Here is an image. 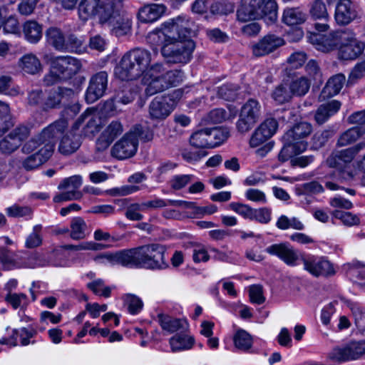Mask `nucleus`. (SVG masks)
Here are the masks:
<instances>
[{
  "label": "nucleus",
  "instance_id": "obj_1",
  "mask_svg": "<svg viewBox=\"0 0 365 365\" xmlns=\"http://www.w3.org/2000/svg\"><path fill=\"white\" fill-rule=\"evenodd\" d=\"M152 61L150 52L145 48H133L122 57L115 68V75L122 81H133L145 73V77L154 78L165 73L162 63L150 66Z\"/></svg>",
  "mask_w": 365,
  "mask_h": 365
},
{
  "label": "nucleus",
  "instance_id": "obj_2",
  "mask_svg": "<svg viewBox=\"0 0 365 365\" xmlns=\"http://www.w3.org/2000/svg\"><path fill=\"white\" fill-rule=\"evenodd\" d=\"M96 16L99 24L108 27L117 37L130 31L132 21L124 9L123 0H104L98 6Z\"/></svg>",
  "mask_w": 365,
  "mask_h": 365
},
{
  "label": "nucleus",
  "instance_id": "obj_3",
  "mask_svg": "<svg viewBox=\"0 0 365 365\" xmlns=\"http://www.w3.org/2000/svg\"><path fill=\"white\" fill-rule=\"evenodd\" d=\"M148 38L150 42L162 45L161 53L169 63H187L195 47L193 41H178L175 35L163 31L150 34Z\"/></svg>",
  "mask_w": 365,
  "mask_h": 365
},
{
  "label": "nucleus",
  "instance_id": "obj_4",
  "mask_svg": "<svg viewBox=\"0 0 365 365\" xmlns=\"http://www.w3.org/2000/svg\"><path fill=\"white\" fill-rule=\"evenodd\" d=\"M166 248L160 244H149L128 249L129 267L163 269L168 267L165 259Z\"/></svg>",
  "mask_w": 365,
  "mask_h": 365
},
{
  "label": "nucleus",
  "instance_id": "obj_5",
  "mask_svg": "<svg viewBox=\"0 0 365 365\" xmlns=\"http://www.w3.org/2000/svg\"><path fill=\"white\" fill-rule=\"evenodd\" d=\"M101 118L95 115L88 113V110L81 114L72 125L70 134V153L76 151L82 143V134L85 136L93 135L101 129Z\"/></svg>",
  "mask_w": 365,
  "mask_h": 365
},
{
  "label": "nucleus",
  "instance_id": "obj_6",
  "mask_svg": "<svg viewBox=\"0 0 365 365\" xmlns=\"http://www.w3.org/2000/svg\"><path fill=\"white\" fill-rule=\"evenodd\" d=\"M66 128L67 119L61 118L45 128L38 135L33 137L27 141L21 148L22 152L27 154L30 153L40 145H43L45 142L53 141L64 133Z\"/></svg>",
  "mask_w": 365,
  "mask_h": 365
},
{
  "label": "nucleus",
  "instance_id": "obj_7",
  "mask_svg": "<svg viewBox=\"0 0 365 365\" xmlns=\"http://www.w3.org/2000/svg\"><path fill=\"white\" fill-rule=\"evenodd\" d=\"M182 92L175 90L168 96L155 97L149 105V115L153 120H163L173 110L176 101L181 98Z\"/></svg>",
  "mask_w": 365,
  "mask_h": 365
},
{
  "label": "nucleus",
  "instance_id": "obj_8",
  "mask_svg": "<svg viewBox=\"0 0 365 365\" xmlns=\"http://www.w3.org/2000/svg\"><path fill=\"white\" fill-rule=\"evenodd\" d=\"M261 115L259 102L253 98L249 99L242 107L237 128L241 133L250 130L259 120Z\"/></svg>",
  "mask_w": 365,
  "mask_h": 365
},
{
  "label": "nucleus",
  "instance_id": "obj_9",
  "mask_svg": "<svg viewBox=\"0 0 365 365\" xmlns=\"http://www.w3.org/2000/svg\"><path fill=\"white\" fill-rule=\"evenodd\" d=\"M308 38L317 50L324 53L339 48L341 41L346 39L345 30L332 31L327 34L309 33Z\"/></svg>",
  "mask_w": 365,
  "mask_h": 365
},
{
  "label": "nucleus",
  "instance_id": "obj_10",
  "mask_svg": "<svg viewBox=\"0 0 365 365\" xmlns=\"http://www.w3.org/2000/svg\"><path fill=\"white\" fill-rule=\"evenodd\" d=\"M31 134V128L24 124H19L0 140V151L10 155L17 150L22 143Z\"/></svg>",
  "mask_w": 365,
  "mask_h": 365
},
{
  "label": "nucleus",
  "instance_id": "obj_11",
  "mask_svg": "<svg viewBox=\"0 0 365 365\" xmlns=\"http://www.w3.org/2000/svg\"><path fill=\"white\" fill-rule=\"evenodd\" d=\"M346 40L341 41L339 46V58L344 61H351L357 58L364 51L365 44L358 41L355 34L349 31L345 30Z\"/></svg>",
  "mask_w": 365,
  "mask_h": 365
},
{
  "label": "nucleus",
  "instance_id": "obj_12",
  "mask_svg": "<svg viewBox=\"0 0 365 365\" xmlns=\"http://www.w3.org/2000/svg\"><path fill=\"white\" fill-rule=\"evenodd\" d=\"M108 88V73L100 71L92 76L86 93V101L93 103L103 97Z\"/></svg>",
  "mask_w": 365,
  "mask_h": 365
},
{
  "label": "nucleus",
  "instance_id": "obj_13",
  "mask_svg": "<svg viewBox=\"0 0 365 365\" xmlns=\"http://www.w3.org/2000/svg\"><path fill=\"white\" fill-rule=\"evenodd\" d=\"M138 146V139L128 133L112 147L111 155L118 160L130 158L136 153Z\"/></svg>",
  "mask_w": 365,
  "mask_h": 365
},
{
  "label": "nucleus",
  "instance_id": "obj_14",
  "mask_svg": "<svg viewBox=\"0 0 365 365\" xmlns=\"http://www.w3.org/2000/svg\"><path fill=\"white\" fill-rule=\"evenodd\" d=\"M304 269L314 277H330L335 274L333 264L324 257H309L303 259Z\"/></svg>",
  "mask_w": 365,
  "mask_h": 365
},
{
  "label": "nucleus",
  "instance_id": "obj_15",
  "mask_svg": "<svg viewBox=\"0 0 365 365\" xmlns=\"http://www.w3.org/2000/svg\"><path fill=\"white\" fill-rule=\"evenodd\" d=\"M283 73L293 96L302 97L308 93L311 86L309 79L306 76H299L298 73L292 68H286Z\"/></svg>",
  "mask_w": 365,
  "mask_h": 365
},
{
  "label": "nucleus",
  "instance_id": "obj_16",
  "mask_svg": "<svg viewBox=\"0 0 365 365\" xmlns=\"http://www.w3.org/2000/svg\"><path fill=\"white\" fill-rule=\"evenodd\" d=\"M358 16L356 4L351 0H339L335 8L334 19L338 25L349 24Z\"/></svg>",
  "mask_w": 365,
  "mask_h": 365
},
{
  "label": "nucleus",
  "instance_id": "obj_17",
  "mask_svg": "<svg viewBox=\"0 0 365 365\" xmlns=\"http://www.w3.org/2000/svg\"><path fill=\"white\" fill-rule=\"evenodd\" d=\"M284 43V39L275 34H268L252 46L253 55L257 57L268 55Z\"/></svg>",
  "mask_w": 365,
  "mask_h": 365
},
{
  "label": "nucleus",
  "instance_id": "obj_18",
  "mask_svg": "<svg viewBox=\"0 0 365 365\" xmlns=\"http://www.w3.org/2000/svg\"><path fill=\"white\" fill-rule=\"evenodd\" d=\"M194 26L192 21L179 16L173 20V24L168 34L175 35L178 41H192L190 38L194 33Z\"/></svg>",
  "mask_w": 365,
  "mask_h": 365
},
{
  "label": "nucleus",
  "instance_id": "obj_19",
  "mask_svg": "<svg viewBox=\"0 0 365 365\" xmlns=\"http://www.w3.org/2000/svg\"><path fill=\"white\" fill-rule=\"evenodd\" d=\"M262 3L263 0H242L241 6L237 11V19L242 22L258 19Z\"/></svg>",
  "mask_w": 365,
  "mask_h": 365
},
{
  "label": "nucleus",
  "instance_id": "obj_20",
  "mask_svg": "<svg viewBox=\"0 0 365 365\" xmlns=\"http://www.w3.org/2000/svg\"><path fill=\"white\" fill-rule=\"evenodd\" d=\"M282 140L284 145L278 155V159L282 163L292 160L294 156L303 153L307 148V142L287 140L285 135H283Z\"/></svg>",
  "mask_w": 365,
  "mask_h": 365
},
{
  "label": "nucleus",
  "instance_id": "obj_21",
  "mask_svg": "<svg viewBox=\"0 0 365 365\" xmlns=\"http://www.w3.org/2000/svg\"><path fill=\"white\" fill-rule=\"evenodd\" d=\"M269 255L277 256L287 264L293 266L298 259V256L294 249L288 243L274 244L265 249Z\"/></svg>",
  "mask_w": 365,
  "mask_h": 365
},
{
  "label": "nucleus",
  "instance_id": "obj_22",
  "mask_svg": "<svg viewBox=\"0 0 365 365\" xmlns=\"http://www.w3.org/2000/svg\"><path fill=\"white\" fill-rule=\"evenodd\" d=\"M47 43L58 51H66L68 44L66 34L56 26L49 27L45 32Z\"/></svg>",
  "mask_w": 365,
  "mask_h": 365
},
{
  "label": "nucleus",
  "instance_id": "obj_23",
  "mask_svg": "<svg viewBox=\"0 0 365 365\" xmlns=\"http://www.w3.org/2000/svg\"><path fill=\"white\" fill-rule=\"evenodd\" d=\"M158 318L161 328L169 333L178 331L182 333L188 329V323L185 319L174 318L163 314H158Z\"/></svg>",
  "mask_w": 365,
  "mask_h": 365
},
{
  "label": "nucleus",
  "instance_id": "obj_24",
  "mask_svg": "<svg viewBox=\"0 0 365 365\" xmlns=\"http://www.w3.org/2000/svg\"><path fill=\"white\" fill-rule=\"evenodd\" d=\"M163 4H147L138 10V18L143 23H151L158 20L165 11Z\"/></svg>",
  "mask_w": 365,
  "mask_h": 365
},
{
  "label": "nucleus",
  "instance_id": "obj_25",
  "mask_svg": "<svg viewBox=\"0 0 365 365\" xmlns=\"http://www.w3.org/2000/svg\"><path fill=\"white\" fill-rule=\"evenodd\" d=\"M81 68V63L76 58L70 56V85L73 88H70V92H78L81 91L86 78L80 71Z\"/></svg>",
  "mask_w": 365,
  "mask_h": 365
},
{
  "label": "nucleus",
  "instance_id": "obj_26",
  "mask_svg": "<svg viewBox=\"0 0 365 365\" xmlns=\"http://www.w3.org/2000/svg\"><path fill=\"white\" fill-rule=\"evenodd\" d=\"M345 82V76L339 73L329 78L325 86L322 89L319 98L325 100L338 94Z\"/></svg>",
  "mask_w": 365,
  "mask_h": 365
},
{
  "label": "nucleus",
  "instance_id": "obj_27",
  "mask_svg": "<svg viewBox=\"0 0 365 365\" xmlns=\"http://www.w3.org/2000/svg\"><path fill=\"white\" fill-rule=\"evenodd\" d=\"M340 106L341 103L335 100L319 106L314 114L316 123L319 125L324 124L339 110Z\"/></svg>",
  "mask_w": 365,
  "mask_h": 365
},
{
  "label": "nucleus",
  "instance_id": "obj_28",
  "mask_svg": "<svg viewBox=\"0 0 365 365\" xmlns=\"http://www.w3.org/2000/svg\"><path fill=\"white\" fill-rule=\"evenodd\" d=\"M94 260L97 262L107 261L112 264H118L129 267L128 250H123L114 253H101L95 257Z\"/></svg>",
  "mask_w": 365,
  "mask_h": 365
},
{
  "label": "nucleus",
  "instance_id": "obj_29",
  "mask_svg": "<svg viewBox=\"0 0 365 365\" xmlns=\"http://www.w3.org/2000/svg\"><path fill=\"white\" fill-rule=\"evenodd\" d=\"M312 132V125L309 123L302 121L294 124L284 135L287 140L304 141L303 139L309 136Z\"/></svg>",
  "mask_w": 365,
  "mask_h": 365
},
{
  "label": "nucleus",
  "instance_id": "obj_30",
  "mask_svg": "<svg viewBox=\"0 0 365 365\" xmlns=\"http://www.w3.org/2000/svg\"><path fill=\"white\" fill-rule=\"evenodd\" d=\"M23 34L27 41L36 43L42 37V25L36 21H26L23 25Z\"/></svg>",
  "mask_w": 365,
  "mask_h": 365
},
{
  "label": "nucleus",
  "instance_id": "obj_31",
  "mask_svg": "<svg viewBox=\"0 0 365 365\" xmlns=\"http://www.w3.org/2000/svg\"><path fill=\"white\" fill-rule=\"evenodd\" d=\"M209 148L217 147L224 143L230 136V130L225 127L207 128Z\"/></svg>",
  "mask_w": 365,
  "mask_h": 365
},
{
  "label": "nucleus",
  "instance_id": "obj_32",
  "mask_svg": "<svg viewBox=\"0 0 365 365\" xmlns=\"http://www.w3.org/2000/svg\"><path fill=\"white\" fill-rule=\"evenodd\" d=\"M285 75L283 73L282 83L276 86L272 93V97L279 104H283L291 101L292 99V91L289 89L287 81H285Z\"/></svg>",
  "mask_w": 365,
  "mask_h": 365
},
{
  "label": "nucleus",
  "instance_id": "obj_33",
  "mask_svg": "<svg viewBox=\"0 0 365 365\" xmlns=\"http://www.w3.org/2000/svg\"><path fill=\"white\" fill-rule=\"evenodd\" d=\"M259 19H263L267 24H274L277 19L278 6L275 0H263L261 4Z\"/></svg>",
  "mask_w": 365,
  "mask_h": 365
},
{
  "label": "nucleus",
  "instance_id": "obj_34",
  "mask_svg": "<svg viewBox=\"0 0 365 365\" xmlns=\"http://www.w3.org/2000/svg\"><path fill=\"white\" fill-rule=\"evenodd\" d=\"M21 69L29 74H36L41 71L42 66L39 59L33 53L23 56L20 59Z\"/></svg>",
  "mask_w": 365,
  "mask_h": 365
},
{
  "label": "nucleus",
  "instance_id": "obj_35",
  "mask_svg": "<svg viewBox=\"0 0 365 365\" xmlns=\"http://www.w3.org/2000/svg\"><path fill=\"white\" fill-rule=\"evenodd\" d=\"M68 89L63 87H58L49 91L44 103V108H55L58 107L63 99L68 96Z\"/></svg>",
  "mask_w": 365,
  "mask_h": 365
},
{
  "label": "nucleus",
  "instance_id": "obj_36",
  "mask_svg": "<svg viewBox=\"0 0 365 365\" xmlns=\"http://www.w3.org/2000/svg\"><path fill=\"white\" fill-rule=\"evenodd\" d=\"M307 15L298 8H287L284 10L282 22L288 26H296L303 24Z\"/></svg>",
  "mask_w": 365,
  "mask_h": 365
},
{
  "label": "nucleus",
  "instance_id": "obj_37",
  "mask_svg": "<svg viewBox=\"0 0 365 365\" xmlns=\"http://www.w3.org/2000/svg\"><path fill=\"white\" fill-rule=\"evenodd\" d=\"M0 262L7 269L23 267V260L21 256L6 249L0 250Z\"/></svg>",
  "mask_w": 365,
  "mask_h": 365
},
{
  "label": "nucleus",
  "instance_id": "obj_38",
  "mask_svg": "<svg viewBox=\"0 0 365 365\" xmlns=\"http://www.w3.org/2000/svg\"><path fill=\"white\" fill-rule=\"evenodd\" d=\"M14 124L9 104L0 101V137L14 127Z\"/></svg>",
  "mask_w": 365,
  "mask_h": 365
},
{
  "label": "nucleus",
  "instance_id": "obj_39",
  "mask_svg": "<svg viewBox=\"0 0 365 365\" xmlns=\"http://www.w3.org/2000/svg\"><path fill=\"white\" fill-rule=\"evenodd\" d=\"M346 275L354 282L365 279V264L359 262L353 261L346 263L343 267Z\"/></svg>",
  "mask_w": 365,
  "mask_h": 365
},
{
  "label": "nucleus",
  "instance_id": "obj_40",
  "mask_svg": "<svg viewBox=\"0 0 365 365\" xmlns=\"http://www.w3.org/2000/svg\"><path fill=\"white\" fill-rule=\"evenodd\" d=\"M194 338L186 334H177L170 339V344L173 351L190 349L194 344Z\"/></svg>",
  "mask_w": 365,
  "mask_h": 365
},
{
  "label": "nucleus",
  "instance_id": "obj_41",
  "mask_svg": "<svg viewBox=\"0 0 365 365\" xmlns=\"http://www.w3.org/2000/svg\"><path fill=\"white\" fill-rule=\"evenodd\" d=\"M103 1L102 0H81L78 6L80 17L86 20L88 16H96L98 6Z\"/></svg>",
  "mask_w": 365,
  "mask_h": 365
},
{
  "label": "nucleus",
  "instance_id": "obj_42",
  "mask_svg": "<svg viewBox=\"0 0 365 365\" xmlns=\"http://www.w3.org/2000/svg\"><path fill=\"white\" fill-rule=\"evenodd\" d=\"M150 81L148 83L145 89V94L147 96H151L158 93H161L168 89L166 83L161 75L156 76L154 78H149Z\"/></svg>",
  "mask_w": 365,
  "mask_h": 365
},
{
  "label": "nucleus",
  "instance_id": "obj_43",
  "mask_svg": "<svg viewBox=\"0 0 365 365\" xmlns=\"http://www.w3.org/2000/svg\"><path fill=\"white\" fill-rule=\"evenodd\" d=\"M70 237L73 240H82L86 237V224L81 217L73 218L71 223Z\"/></svg>",
  "mask_w": 365,
  "mask_h": 365
},
{
  "label": "nucleus",
  "instance_id": "obj_44",
  "mask_svg": "<svg viewBox=\"0 0 365 365\" xmlns=\"http://www.w3.org/2000/svg\"><path fill=\"white\" fill-rule=\"evenodd\" d=\"M235 346L242 351H247L252 347V339L251 335L243 329L238 330L234 336Z\"/></svg>",
  "mask_w": 365,
  "mask_h": 365
},
{
  "label": "nucleus",
  "instance_id": "obj_45",
  "mask_svg": "<svg viewBox=\"0 0 365 365\" xmlns=\"http://www.w3.org/2000/svg\"><path fill=\"white\" fill-rule=\"evenodd\" d=\"M310 15L315 20L327 21L329 14L325 4L322 0H314L311 4Z\"/></svg>",
  "mask_w": 365,
  "mask_h": 365
},
{
  "label": "nucleus",
  "instance_id": "obj_46",
  "mask_svg": "<svg viewBox=\"0 0 365 365\" xmlns=\"http://www.w3.org/2000/svg\"><path fill=\"white\" fill-rule=\"evenodd\" d=\"M113 97L118 105H127L134 101L135 93L129 86H123L115 91Z\"/></svg>",
  "mask_w": 365,
  "mask_h": 365
},
{
  "label": "nucleus",
  "instance_id": "obj_47",
  "mask_svg": "<svg viewBox=\"0 0 365 365\" xmlns=\"http://www.w3.org/2000/svg\"><path fill=\"white\" fill-rule=\"evenodd\" d=\"M328 358L331 361L339 364L350 361L346 344L333 348L329 353Z\"/></svg>",
  "mask_w": 365,
  "mask_h": 365
},
{
  "label": "nucleus",
  "instance_id": "obj_48",
  "mask_svg": "<svg viewBox=\"0 0 365 365\" xmlns=\"http://www.w3.org/2000/svg\"><path fill=\"white\" fill-rule=\"evenodd\" d=\"M190 144L199 148H209L207 128L195 132L190 138Z\"/></svg>",
  "mask_w": 365,
  "mask_h": 365
},
{
  "label": "nucleus",
  "instance_id": "obj_49",
  "mask_svg": "<svg viewBox=\"0 0 365 365\" xmlns=\"http://www.w3.org/2000/svg\"><path fill=\"white\" fill-rule=\"evenodd\" d=\"M346 346L350 361L356 360L365 354V340L350 341Z\"/></svg>",
  "mask_w": 365,
  "mask_h": 365
},
{
  "label": "nucleus",
  "instance_id": "obj_50",
  "mask_svg": "<svg viewBox=\"0 0 365 365\" xmlns=\"http://www.w3.org/2000/svg\"><path fill=\"white\" fill-rule=\"evenodd\" d=\"M362 135H364L363 133L353 127L339 136L337 140V145L346 146L356 141Z\"/></svg>",
  "mask_w": 365,
  "mask_h": 365
},
{
  "label": "nucleus",
  "instance_id": "obj_51",
  "mask_svg": "<svg viewBox=\"0 0 365 365\" xmlns=\"http://www.w3.org/2000/svg\"><path fill=\"white\" fill-rule=\"evenodd\" d=\"M168 89L170 87L177 86L182 81L184 75L181 70L175 69L165 71L162 74Z\"/></svg>",
  "mask_w": 365,
  "mask_h": 365
},
{
  "label": "nucleus",
  "instance_id": "obj_52",
  "mask_svg": "<svg viewBox=\"0 0 365 365\" xmlns=\"http://www.w3.org/2000/svg\"><path fill=\"white\" fill-rule=\"evenodd\" d=\"M68 68V56H57L51 60V68L60 76L67 79V70Z\"/></svg>",
  "mask_w": 365,
  "mask_h": 365
},
{
  "label": "nucleus",
  "instance_id": "obj_53",
  "mask_svg": "<svg viewBox=\"0 0 365 365\" xmlns=\"http://www.w3.org/2000/svg\"><path fill=\"white\" fill-rule=\"evenodd\" d=\"M27 296L23 293H7L5 301L14 309L24 308L27 304Z\"/></svg>",
  "mask_w": 365,
  "mask_h": 365
},
{
  "label": "nucleus",
  "instance_id": "obj_54",
  "mask_svg": "<svg viewBox=\"0 0 365 365\" xmlns=\"http://www.w3.org/2000/svg\"><path fill=\"white\" fill-rule=\"evenodd\" d=\"M364 148L365 143L361 142L352 147L337 151L341 155V158H343L342 160L344 162H346L347 164H349L352 161L356 155Z\"/></svg>",
  "mask_w": 365,
  "mask_h": 365
},
{
  "label": "nucleus",
  "instance_id": "obj_55",
  "mask_svg": "<svg viewBox=\"0 0 365 365\" xmlns=\"http://www.w3.org/2000/svg\"><path fill=\"white\" fill-rule=\"evenodd\" d=\"M41 230L42 226L41 225H37L34 227L33 232L26 240L25 246L26 248H36L42 244V237L40 235Z\"/></svg>",
  "mask_w": 365,
  "mask_h": 365
},
{
  "label": "nucleus",
  "instance_id": "obj_56",
  "mask_svg": "<svg viewBox=\"0 0 365 365\" xmlns=\"http://www.w3.org/2000/svg\"><path fill=\"white\" fill-rule=\"evenodd\" d=\"M307 75L317 83H322V73L318 63L314 60H310L305 66Z\"/></svg>",
  "mask_w": 365,
  "mask_h": 365
},
{
  "label": "nucleus",
  "instance_id": "obj_57",
  "mask_svg": "<svg viewBox=\"0 0 365 365\" xmlns=\"http://www.w3.org/2000/svg\"><path fill=\"white\" fill-rule=\"evenodd\" d=\"M332 136V132L328 130L316 132L312 138V147L318 150L325 145Z\"/></svg>",
  "mask_w": 365,
  "mask_h": 365
},
{
  "label": "nucleus",
  "instance_id": "obj_58",
  "mask_svg": "<svg viewBox=\"0 0 365 365\" xmlns=\"http://www.w3.org/2000/svg\"><path fill=\"white\" fill-rule=\"evenodd\" d=\"M336 219L340 220L346 226H353L359 224V218L349 212L334 210L332 213Z\"/></svg>",
  "mask_w": 365,
  "mask_h": 365
},
{
  "label": "nucleus",
  "instance_id": "obj_59",
  "mask_svg": "<svg viewBox=\"0 0 365 365\" xmlns=\"http://www.w3.org/2000/svg\"><path fill=\"white\" fill-rule=\"evenodd\" d=\"M230 114L223 108H215L210 110L206 118V120L211 123H220L228 119Z\"/></svg>",
  "mask_w": 365,
  "mask_h": 365
},
{
  "label": "nucleus",
  "instance_id": "obj_60",
  "mask_svg": "<svg viewBox=\"0 0 365 365\" xmlns=\"http://www.w3.org/2000/svg\"><path fill=\"white\" fill-rule=\"evenodd\" d=\"M239 86L235 84L227 83L218 89L219 95L226 101H233L237 96Z\"/></svg>",
  "mask_w": 365,
  "mask_h": 365
},
{
  "label": "nucleus",
  "instance_id": "obj_61",
  "mask_svg": "<svg viewBox=\"0 0 365 365\" xmlns=\"http://www.w3.org/2000/svg\"><path fill=\"white\" fill-rule=\"evenodd\" d=\"M48 262L42 254L35 252L29 255L25 261H23V267L34 268L45 266Z\"/></svg>",
  "mask_w": 365,
  "mask_h": 365
},
{
  "label": "nucleus",
  "instance_id": "obj_62",
  "mask_svg": "<svg viewBox=\"0 0 365 365\" xmlns=\"http://www.w3.org/2000/svg\"><path fill=\"white\" fill-rule=\"evenodd\" d=\"M123 133V125L118 121H112L106 129L102 133L112 143Z\"/></svg>",
  "mask_w": 365,
  "mask_h": 365
},
{
  "label": "nucleus",
  "instance_id": "obj_63",
  "mask_svg": "<svg viewBox=\"0 0 365 365\" xmlns=\"http://www.w3.org/2000/svg\"><path fill=\"white\" fill-rule=\"evenodd\" d=\"M129 133L135 136L138 140L140 139L144 141H150L153 137V133L148 128H145L140 125L133 126Z\"/></svg>",
  "mask_w": 365,
  "mask_h": 365
},
{
  "label": "nucleus",
  "instance_id": "obj_64",
  "mask_svg": "<svg viewBox=\"0 0 365 365\" xmlns=\"http://www.w3.org/2000/svg\"><path fill=\"white\" fill-rule=\"evenodd\" d=\"M348 120L350 123L356 124L354 128L365 133V110L353 113L349 117Z\"/></svg>",
  "mask_w": 365,
  "mask_h": 365
}]
</instances>
